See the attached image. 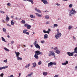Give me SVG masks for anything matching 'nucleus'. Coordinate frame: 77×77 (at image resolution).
<instances>
[{"label":"nucleus","instance_id":"obj_37","mask_svg":"<svg viewBox=\"0 0 77 77\" xmlns=\"http://www.w3.org/2000/svg\"><path fill=\"white\" fill-rule=\"evenodd\" d=\"M24 26L25 27H27V26H28V24L27 23H25V24L24 25Z\"/></svg>","mask_w":77,"mask_h":77},{"label":"nucleus","instance_id":"obj_63","mask_svg":"<svg viewBox=\"0 0 77 77\" xmlns=\"http://www.w3.org/2000/svg\"><path fill=\"white\" fill-rule=\"evenodd\" d=\"M8 38H10V36L9 35H8Z\"/></svg>","mask_w":77,"mask_h":77},{"label":"nucleus","instance_id":"obj_54","mask_svg":"<svg viewBox=\"0 0 77 77\" xmlns=\"http://www.w3.org/2000/svg\"><path fill=\"white\" fill-rule=\"evenodd\" d=\"M75 53V51H74L72 52V54H74V53Z\"/></svg>","mask_w":77,"mask_h":77},{"label":"nucleus","instance_id":"obj_29","mask_svg":"<svg viewBox=\"0 0 77 77\" xmlns=\"http://www.w3.org/2000/svg\"><path fill=\"white\" fill-rule=\"evenodd\" d=\"M4 50H5V51H9V50L8 49V48H4Z\"/></svg>","mask_w":77,"mask_h":77},{"label":"nucleus","instance_id":"obj_32","mask_svg":"<svg viewBox=\"0 0 77 77\" xmlns=\"http://www.w3.org/2000/svg\"><path fill=\"white\" fill-rule=\"evenodd\" d=\"M72 29V26L71 25H70L68 26L69 30H71Z\"/></svg>","mask_w":77,"mask_h":77},{"label":"nucleus","instance_id":"obj_61","mask_svg":"<svg viewBox=\"0 0 77 77\" xmlns=\"http://www.w3.org/2000/svg\"><path fill=\"white\" fill-rule=\"evenodd\" d=\"M48 11H45V12H48Z\"/></svg>","mask_w":77,"mask_h":77},{"label":"nucleus","instance_id":"obj_1","mask_svg":"<svg viewBox=\"0 0 77 77\" xmlns=\"http://www.w3.org/2000/svg\"><path fill=\"white\" fill-rule=\"evenodd\" d=\"M69 17H72V15H75V14H76V11H75L74 9L72 8L71 11H69Z\"/></svg>","mask_w":77,"mask_h":77},{"label":"nucleus","instance_id":"obj_51","mask_svg":"<svg viewBox=\"0 0 77 77\" xmlns=\"http://www.w3.org/2000/svg\"><path fill=\"white\" fill-rule=\"evenodd\" d=\"M66 63V64H68V61H67V60H66V63Z\"/></svg>","mask_w":77,"mask_h":77},{"label":"nucleus","instance_id":"obj_44","mask_svg":"<svg viewBox=\"0 0 77 77\" xmlns=\"http://www.w3.org/2000/svg\"><path fill=\"white\" fill-rule=\"evenodd\" d=\"M41 43H42V44H44V42H45V41H44V40L41 41Z\"/></svg>","mask_w":77,"mask_h":77},{"label":"nucleus","instance_id":"obj_13","mask_svg":"<svg viewBox=\"0 0 77 77\" xmlns=\"http://www.w3.org/2000/svg\"><path fill=\"white\" fill-rule=\"evenodd\" d=\"M53 65V63L52 62H51L48 63V67H50V66H51V65Z\"/></svg>","mask_w":77,"mask_h":77},{"label":"nucleus","instance_id":"obj_30","mask_svg":"<svg viewBox=\"0 0 77 77\" xmlns=\"http://www.w3.org/2000/svg\"><path fill=\"white\" fill-rule=\"evenodd\" d=\"M33 74V73L32 72L31 73L29 74L27 76L28 77H30V76H31Z\"/></svg>","mask_w":77,"mask_h":77},{"label":"nucleus","instance_id":"obj_9","mask_svg":"<svg viewBox=\"0 0 77 77\" xmlns=\"http://www.w3.org/2000/svg\"><path fill=\"white\" fill-rule=\"evenodd\" d=\"M67 54H68V56H74V54H73L72 52H68Z\"/></svg>","mask_w":77,"mask_h":77},{"label":"nucleus","instance_id":"obj_11","mask_svg":"<svg viewBox=\"0 0 77 77\" xmlns=\"http://www.w3.org/2000/svg\"><path fill=\"white\" fill-rule=\"evenodd\" d=\"M23 1H24L25 2H26L27 1H28V2H31L32 4H33V3L34 2H33V0H22Z\"/></svg>","mask_w":77,"mask_h":77},{"label":"nucleus","instance_id":"obj_8","mask_svg":"<svg viewBox=\"0 0 77 77\" xmlns=\"http://www.w3.org/2000/svg\"><path fill=\"white\" fill-rule=\"evenodd\" d=\"M8 68V66H5L0 67V70H2L3 69H6V68Z\"/></svg>","mask_w":77,"mask_h":77},{"label":"nucleus","instance_id":"obj_39","mask_svg":"<svg viewBox=\"0 0 77 77\" xmlns=\"http://www.w3.org/2000/svg\"><path fill=\"white\" fill-rule=\"evenodd\" d=\"M4 62L5 63H7L8 62V59H6L5 60H4Z\"/></svg>","mask_w":77,"mask_h":77},{"label":"nucleus","instance_id":"obj_56","mask_svg":"<svg viewBox=\"0 0 77 77\" xmlns=\"http://www.w3.org/2000/svg\"><path fill=\"white\" fill-rule=\"evenodd\" d=\"M74 56H75V57H77V54H75Z\"/></svg>","mask_w":77,"mask_h":77},{"label":"nucleus","instance_id":"obj_17","mask_svg":"<svg viewBox=\"0 0 77 77\" xmlns=\"http://www.w3.org/2000/svg\"><path fill=\"white\" fill-rule=\"evenodd\" d=\"M38 54H35L34 55V57L35 59H38V58H39V57H38Z\"/></svg>","mask_w":77,"mask_h":77},{"label":"nucleus","instance_id":"obj_62","mask_svg":"<svg viewBox=\"0 0 77 77\" xmlns=\"http://www.w3.org/2000/svg\"><path fill=\"white\" fill-rule=\"evenodd\" d=\"M75 69H76V70L77 69V66H76L75 67Z\"/></svg>","mask_w":77,"mask_h":77},{"label":"nucleus","instance_id":"obj_6","mask_svg":"<svg viewBox=\"0 0 77 77\" xmlns=\"http://www.w3.org/2000/svg\"><path fill=\"white\" fill-rule=\"evenodd\" d=\"M27 29H25L23 31V33L24 34H26L27 35H29V32H27Z\"/></svg>","mask_w":77,"mask_h":77},{"label":"nucleus","instance_id":"obj_50","mask_svg":"<svg viewBox=\"0 0 77 77\" xmlns=\"http://www.w3.org/2000/svg\"><path fill=\"white\" fill-rule=\"evenodd\" d=\"M59 75H55V76H54V77H58Z\"/></svg>","mask_w":77,"mask_h":77},{"label":"nucleus","instance_id":"obj_47","mask_svg":"<svg viewBox=\"0 0 77 77\" xmlns=\"http://www.w3.org/2000/svg\"><path fill=\"white\" fill-rule=\"evenodd\" d=\"M57 47H56L55 48H54V50H57Z\"/></svg>","mask_w":77,"mask_h":77},{"label":"nucleus","instance_id":"obj_25","mask_svg":"<svg viewBox=\"0 0 77 77\" xmlns=\"http://www.w3.org/2000/svg\"><path fill=\"white\" fill-rule=\"evenodd\" d=\"M17 57V60H22V58L19 57V56Z\"/></svg>","mask_w":77,"mask_h":77},{"label":"nucleus","instance_id":"obj_34","mask_svg":"<svg viewBox=\"0 0 77 77\" xmlns=\"http://www.w3.org/2000/svg\"><path fill=\"white\" fill-rule=\"evenodd\" d=\"M0 13L1 14H5V12L2 11V10H0Z\"/></svg>","mask_w":77,"mask_h":77},{"label":"nucleus","instance_id":"obj_58","mask_svg":"<svg viewBox=\"0 0 77 77\" xmlns=\"http://www.w3.org/2000/svg\"><path fill=\"white\" fill-rule=\"evenodd\" d=\"M11 77H14L13 75H11Z\"/></svg>","mask_w":77,"mask_h":77},{"label":"nucleus","instance_id":"obj_53","mask_svg":"<svg viewBox=\"0 0 77 77\" xmlns=\"http://www.w3.org/2000/svg\"><path fill=\"white\" fill-rule=\"evenodd\" d=\"M48 31L50 32L51 31V29H50V28H49L48 29Z\"/></svg>","mask_w":77,"mask_h":77},{"label":"nucleus","instance_id":"obj_2","mask_svg":"<svg viewBox=\"0 0 77 77\" xmlns=\"http://www.w3.org/2000/svg\"><path fill=\"white\" fill-rule=\"evenodd\" d=\"M33 45L35 46L36 48H38V49H40V46L38 44V43L37 42V41L36 40L33 43Z\"/></svg>","mask_w":77,"mask_h":77},{"label":"nucleus","instance_id":"obj_64","mask_svg":"<svg viewBox=\"0 0 77 77\" xmlns=\"http://www.w3.org/2000/svg\"><path fill=\"white\" fill-rule=\"evenodd\" d=\"M51 49H54V48H53V47H51Z\"/></svg>","mask_w":77,"mask_h":77},{"label":"nucleus","instance_id":"obj_43","mask_svg":"<svg viewBox=\"0 0 77 77\" xmlns=\"http://www.w3.org/2000/svg\"><path fill=\"white\" fill-rule=\"evenodd\" d=\"M7 6H11V4L10 3H8L7 4Z\"/></svg>","mask_w":77,"mask_h":77},{"label":"nucleus","instance_id":"obj_42","mask_svg":"<svg viewBox=\"0 0 77 77\" xmlns=\"http://www.w3.org/2000/svg\"><path fill=\"white\" fill-rule=\"evenodd\" d=\"M43 32L44 33H46L47 31L45 30H43Z\"/></svg>","mask_w":77,"mask_h":77},{"label":"nucleus","instance_id":"obj_26","mask_svg":"<svg viewBox=\"0 0 77 77\" xmlns=\"http://www.w3.org/2000/svg\"><path fill=\"white\" fill-rule=\"evenodd\" d=\"M2 41H4V42H6V41H5V39L3 37H2Z\"/></svg>","mask_w":77,"mask_h":77},{"label":"nucleus","instance_id":"obj_24","mask_svg":"<svg viewBox=\"0 0 77 77\" xmlns=\"http://www.w3.org/2000/svg\"><path fill=\"white\" fill-rule=\"evenodd\" d=\"M11 25H12V26H13V25H14L15 24V23L14 22V21H13V20H12L11 21Z\"/></svg>","mask_w":77,"mask_h":77},{"label":"nucleus","instance_id":"obj_45","mask_svg":"<svg viewBox=\"0 0 77 77\" xmlns=\"http://www.w3.org/2000/svg\"><path fill=\"white\" fill-rule=\"evenodd\" d=\"M62 65H66V64L65 63H62Z\"/></svg>","mask_w":77,"mask_h":77},{"label":"nucleus","instance_id":"obj_27","mask_svg":"<svg viewBox=\"0 0 77 77\" xmlns=\"http://www.w3.org/2000/svg\"><path fill=\"white\" fill-rule=\"evenodd\" d=\"M49 15H47L45 16V19H49Z\"/></svg>","mask_w":77,"mask_h":77},{"label":"nucleus","instance_id":"obj_23","mask_svg":"<svg viewBox=\"0 0 77 77\" xmlns=\"http://www.w3.org/2000/svg\"><path fill=\"white\" fill-rule=\"evenodd\" d=\"M31 27H32L30 25H29L26 27V29H30V28H31Z\"/></svg>","mask_w":77,"mask_h":77},{"label":"nucleus","instance_id":"obj_12","mask_svg":"<svg viewBox=\"0 0 77 77\" xmlns=\"http://www.w3.org/2000/svg\"><path fill=\"white\" fill-rule=\"evenodd\" d=\"M35 10L36 12H38V13H40V14L41 13V11L40 10L38 9V8H35Z\"/></svg>","mask_w":77,"mask_h":77},{"label":"nucleus","instance_id":"obj_18","mask_svg":"<svg viewBox=\"0 0 77 77\" xmlns=\"http://www.w3.org/2000/svg\"><path fill=\"white\" fill-rule=\"evenodd\" d=\"M6 21H7V22H8L9 21V17H8V16L7 15H6V18L5 20Z\"/></svg>","mask_w":77,"mask_h":77},{"label":"nucleus","instance_id":"obj_3","mask_svg":"<svg viewBox=\"0 0 77 77\" xmlns=\"http://www.w3.org/2000/svg\"><path fill=\"white\" fill-rule=\"evenodd\" d=\"M49 56H53L54 57H55V53L53 51H51L49 52L48 54Z\"/></svg>","mask_w":77,"mask_h":77},{"label":"nucleus","instance_id":"obj_52","mask_svg":"<svg viewBox=\"0 0 77 77\" xmlns=\"http://www.w3.org/2000/svg\"><path fill=\"white\" fill-rule=\"evenodd\" d=\"M56 5L57 6H60V4H59V3H57L56 4Z\"/></svg>","mask_w":77,"mask_h":77},{"label":"nucleus","instance_id":"obj_57","mask_svg":"<svg viewBox=\"0 0 77 77\" xmlns=\"http://www.w3.org/2000/svg\"><path fill=\"white\" fill-rule=\"evenodd\" d=\"M53 65H56V63H53Z\"/></svg>","mask_w":77,"mask_h":77},{"label":"nucleus","instance_id":"obj_19","mask_svg":"<svg viewBox=\"0 0 77 77\" xmlns=\"http://www.w3.org/2000/svg\"><path fill=\"white\" fill-rule=\"evenodd\" d=\"M48 73L47 72H44L43 73V75H44L45 76H46V75H47Z\"/></svg>","mask_w":77,"mask_h":77},{"label":"nucleus","instance_id":"obj_46","mask_svg":"<svg viewBox=\"0 0 77 77\" xmlns=\"http://www.w3.org/2000/svg\"><path fill=\"white\" fill-rule=\"evenodd\" d=\"M11 44H13L14 43V41L13 40H12L11 41Z\"/></svg>","mask_w":77,"mask_h":77},{"label":"nucleus","instance_id":"obj_40","mask_svg":"<svg viewBox=\"0 0 77 77\" xmlns=\"http://www.w3.org/2000/svg\"><path fill=\"white\" fill-rule=\"evenodd\" d=\"M72 4H71L69 5V8H72Z\"/></svg>","mask_w":77,"mask_h":77},{"label":"nucleus","instance_id":"obj_20","mask_svg":"<svg viewBox=\"0 0 77 77\" xmlns=\"http://www.w3.org/2000/svg\"><path fill=\"white\" fill-rule=\"evenodd\" d=\"M30 66V63H29V64L26 65L25 66V68H29Z\"/></svg>","mask_w":77,"mask_h":77},{"label":"nucleus","instance_id":"obj_14","mask_svg":"<svg viewBox=\"0 0 77 77\" xmlns=\"http://www.w3.org/2000/svg\"><path fill=\"white\" fill-rule=\"evenodd\" d=\"M32 65L33 66H32V68H33V67L34 68H35V67H36V63L35 62H34L33 63H32Z\"/></svg>","mask_w":77,"mask_h":77},{"label":"nucleus","instance_id":"obj_4","mask_svg":"<svg viewBox=\"0 0 77 77\" xmlns=\"http://www.w3.org/2000/svg\"><path fill=\"white\" fill-rule=\"evenodd\" d=\"M61 35L62 34H61V33H59L56 35L55 37L57 39H59V38H60V37L61 36Z\"/></svg>","mask_w":77,"mask_h":77},{"label":"nucleus","instance_id":"obj_7","mask_svg":"<svg viewBox=\"0 0 77 77\" xmlns=\"http://www.w3.org/2000/svg\"><path fill=\"white\" fill-rule=\"evenodd\" d=\"M41 1L45 5L48 4V2H47V1L46 0H42Z\"/></svg>","mask_w":77,"mask_h":77},{"label":"nucleus","instance_id":"obj_35","mask_svg":"<svg viewBox=\"0 0 77 77\" xmlns=\"http://www.w3.org/2000/svg\"><path fill=\"white\" fill-rule=\"evenodd\" d=\"M57 26H58V25H57V24H54V27H57Z\"/></svg>","mask_w":77,"mask_h":77},{"label":"nucleus","instance_id":"obj_31","mask_svg":"<svg viewBox=\"0 0 77 77\" xmlns=\"http://www.w3.org/2000/svg\"><path fill=\"white\" fill-rule=\"evenodd\" d=\"M4 33H6V29L5 28H3L2 29Z\"/></svg>","mask_w":77,"mask_h":77},{"label":"nucleus","instance_id":"obj_15","mask_svg":"<svg viewBox=\"0 0 77 77\" xmlns=\"http://www.w3.org/2000/svg\"><path fill=\"white\" fill-rule=\"evenodd\" d=\"M48 35L47 34H45L44 35V39H48Z\"/></svg>","mask_w":77,"mask_h":77},{"label":"nucleus","instance_id":"obj_21","mask_svg":"<svg viewBox=\"0 0 77 77\" xmlns=\"http://www.w3.org/2000/svg\"><path fill=\"white\" fill-rule=\"evenodd\" d=\"M30 18H36V17L35 16H34L33 15V14H30Z\"/></svg>","mask_w":77,"mask_h":77},{"label":"nucleus","instance_id":"obj_38","mask_svg":"<svg viewBox=\"0 0 77 77\" xmlns=\"http://www.w3.org/2000/svg\"><path fill=\"white\" fill-rule=\"evenodd\" d=\"M3 75H4V74L3 73H2L1 74H0V77H3Z\"/></svg>","mask_w":77,"mask_h":77},{"label":"nucleus","instance_id":"obj_49","mask_svg":"<svg viewBox=\"0 0 77 77\" xmlns=\"http://www.w3.org/2000/svg\"><path fill=\"white\" fill-rule=\"evenodd\" d=\"M57 33H59V30L58 29H57Z\"/></svg>","mask_w":77,"mask_h":77},{"label":"nucleus","instance_id":"obj_60","mask_svg":"<svg viewBox=\"0 0 77 77\" xmlns=\"http://www.w3.org/2000/svg\"><path fill=\"white\" fill-rule=\"evenodd\" d=\"M15 19L16 20H18V18L17 17L15 18Z\"/></svg>","mask_w":77,"mask_h":77},{"label":"nucleus","instance_id":"obj_48","mask_svg":"<svg viewBox=\"0 0 77 77\" xmlns=\"http://www.w3.org/2000/svg\"><path fill=\"white\" fill-rule=\"evenodd\" d=\"M7 26H8V27H11V26L9 24H7Z\"/></svg>","mask_w":77,"mask_h":77},{"label":"nucleus","instance_id":"obj_41","mask_svg":"<svg viewBox=\"0 0 77 77\" xmlns=\"http://www.w3.org/2000/svg\"><path fill=\"white\" fill-rule=\"evenodd\" d=\"M45 23L46 24H49L50 23V22H49L48 21L46 22Z\"/></svg>","mask_w":77,"mask_h":77},{"label":"nucleus","instance_id":"obj_28","mask_svg":"<svg viewBox=\"0 0 77 77\" xmlns=\"http://www.w3.org/2000/svg\"><path fill=\"white\" fill-rule=\"evenodd\" d=\"M21 23L22 24H25L26 22L24 20H23L21 21Z\"/></svg>","mask_w":77,"mask_h":77},{"label":"nucleus","instance_id":"obj_10","mask_svg":"<svg viewBox=\"0 0 77 77\" xmlns=\"http://www.w3.org/2000/svg\"><path fill=\"white\" fill-rule=\"evenodd\" d=\"M14 53L16 56L17 57H18L19 56H20V52H17L16 51H15Z\"/></svg>","mask_w":77,"mask_h":77},{"label":"nucleus","instance_id":"obj_36","mask_svg":"<svg viewBox=\"0 0 77 77\" xmlns=\"http://www.w3.org/2000/svg\"><path fill=\"white\" fill-rule=\"evenodd\" d=\"M42 63V62H41V61H40L38 63V65H41V64Z\"/></svg>","mask_w":77,"mask_h":77},{"label":"nucleus","instance_id":"obj_5","mask_svg":"<svg viewBox=\"0 0 77 77\" xmlns=\"http://www.w3.org/2000/svg\"><path fill=\"white\" fill-rule=\"evenodd\" d=\"M35 54H37V55H39V54L42 55V54H43L42 52H40L39 51H35Z\"/></svg>","mask_w":77,"mask_h":77},{"label":"nucleus","instance_id":"obj_55","mask_svg":"<svg viewBox=\"0 0 77 77\" xmlns=\"http://www.w3.org/2000/svg\"><path fill=\"white\" fill-rule=\"evenodd\" d=\"M46 33H48V34H49L50 33V32H49L48 31H46Z\"/></svg>","mask_w":77,"mask_h":77},{"label":"nucleus","instance_id":"obj_22","mask_svg":"<svg viewBox=\"0 0 77 77\" xmlns=\"http://www.w3.org/2000/svg\"><path fill=\"white\" fill-rule=\"evenodd\" d=\"M56 53H57V54H60V51H59V50H57L56 52H55Z\"/></svg>","mask_w":77,"mask_h":77},{"label":"nucleus","instance_id":"obj_33","mask_svg":"<svg viewBox=\"0 0 77 77\" xmlns=\"http://www.w3.org/2000/svg\"><path fill=\"white\" fill-rule=\"evenodd\" d=\"M75 52V53L77 54V47H76L74 49Z\"/></svg>","mask_w":77,"mask_h":77},{"label":"nucleus","instance_id":"obj_16","mask_svg":"<svg viewBox=\"0 0 77 77\" xmlns=\"http://www.w3.org/2000/svg\"><path fill=\"white\" fill-rule=\"evenodd\" d=\"M35 14L36 15V16L38 17H40V18H41V17H42V15H41L40 14H39L38 13H35Z\"/></svg>","mask_w":77,"mask_h":77},{"label":"nucleus","instance_id":"obj_59","mask_svg":"<svg viewBox=\"0 0 77 77\" xmlns=\"http://www.w3.org/2000/svg\"><path fill=\"white\" fill-rule=\"evenodd\" d=\"M73 39H75V37L74 36L73 37Z\"/></svg>","mask_w":77,"mask_h":77}]
</instances>
